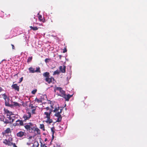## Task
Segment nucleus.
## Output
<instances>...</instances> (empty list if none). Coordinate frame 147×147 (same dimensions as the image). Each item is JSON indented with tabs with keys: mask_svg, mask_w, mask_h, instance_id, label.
<instances>
[{
	"mask_svg": "<svg viewBox=\"0 0 147 147\" xmlns=\"http://www.w3.org/2000/svg\"><path fill=\"white\" fill-rule=\"evenodd\" d=\"M7 119H4H4L3 121L5 123L7 124V123H10V120L9 119V117H8L7 118Z\"/></svg>",
	"mask_w": 147,
	"mask_h": 147,
	"instance_id": "6ab92c4d",
	"label": "nucleus"
},
{
	"mask_svg": "<svg viewBox=\"0 0 147 147\" xmlns=\"http://www.w3.org/2000/svg\"><path fill=\"white\" fill-rule=\"evenodd\" d=\"M54 134H52V139H53L54 138Z\"/></svg>",
	"mask_w": 147,
	"mask_h": 147,
	"instance_id": "a18cd8bd",
	"label": "nucleus"
},
{
	"mask_svg": "<svg viewBox=\"0 0 147 147\" xmlns=\"http://www.w3.org/2000/svg\"><path fill=\"white\" fill-rule=\"evenodd\" d=\"M62 109H60V111L59 112H58L60 113H61L62 112Z\"/></svg>",
	"mask_w": 147,
	"mask_h": 147,
	"instance_id": "c03bdc74",
	"label": "nucleus"
},
{
	"mask_svg": "<svg viewBox=\"0 0 147 147\" xmlns=\"http://www.w3.org/2000/svg\"><path fill=\"white\" fill-rule=\"evenodd\" d=\"M34 101H36L38 103L40 102H41V100H39L37 98H36L35 99Z\"/></svg>",
	"mask_w": 147,
	"mask_h": 147,
	"instance_id": "473e14b6",
	"label": "nucleus"
},
{
	"mask_svg": "<svg viewBox=\"0 0 147 147\" xmlns=\"http://www.w3.org/2000/svg\"><path fill=\"white\" fill-rule=\"evenodd\" d=\"M59 74V72L58 70H56L53 73V75H55L56 74Z\"/></svg>",
	"mask_w": 147,
	"mask_h": 147,
	"instance_id": "72a5a7b5",
	"label": "nucleus"
},
{
	"mask_svg": "<svg viewBox=\"0 0 147 147\" xmlns=\"http://www.w3.org/2000/svg\"><path fill=\"white\" fill-rule=\"evenodd\" d=\"M30 107L32 110L33 109H36V108L32 104H31L30 105Z\"/></svg>",
	"mask_w": 147,
	"mask_h": 147,
	"instance_id": "c756f323",
	"label": "nucleus"
},
{
	"mask_svg": "<svg viewBox=\"0 0 147 147\" xmlns=\"http://www.w3.org/2000/svg\"><path fill=\"white\" fill-rule=\"evenodd\" d=\"M30 27L31 29H32L33 30H36L38 29V28L36 26L32 27V26H30Z\"/></svg>",
	"mask_w": 147,
	"mask_h": 147,
	"instance_id": "393cba45",
	"label": "nucleus"
},
{
	"mask_svg": "<svg viewBox=\"0 0 147 147\" xmlns=\"http://www.w3.org/2000/svg\"><path fill=\"white\" fill-rule=\"evenodd\" d=\"M37 91V89H35V90H33L32 91L31 93L32 94H34L36 93Z\"/></svg>",
	"mask_w": 147,
	"mask_h": 147,
	"instance_id": "2f4dec72",
	"label": "nucleus"
},
{
	"mask_svg": "<svg viewBox=\"0 0 147 147\" xmlns=\"http://www.w3.org/2000/svg\"><path fill=\"white\" fill-rule=\"evenodd\" d=\"M38 15H39L38 16V18L39 20L42 22H45V19L44 18H42V16L41 15H39V13H38Z\"/></svg>",
	"mask_w": 147,
	"mask_h": 147,
	"instance_id": "a211bd4d",
	"label": "nucleus"
},
{
	"mask_svg": "<svg viewBox=\"0 0 147 147\" xmlns=\"http://www.w3.org/2000/svg\"><path fill=\"white\" fill-rule=\"evenodd\" d=\"M41 147H47L46 146L45 144H43L42 143H41Z\"/></svg>",
	"mask_w": 147,
	"mask_h": 147,
	"instance_id": "58836bf2",
	"label": "nucleus"
},
{
	"mask_svg": "<svg viewBox=\"0 0 147 147\" xmlns=\"http://www.w3.org/2000/svg\"><path fill=\"white\" fill-rule=\"evenodd\" d=\"M50 59L47 58L45 59V61L46 63L48 62V60H49Z\"/></svg>",
	"mask_w": 147,
	"mask_h": 147,
	"instance_id": "ea45409f",
	"label": "nucleus"
},
{
	"mask_svg": "<svg viewBox=\"0 0 147 147\" xmlns=\"http://www.w3.org/2000/svg\"><path fill=\"white\" fill-rule=\"evenodd\" d=\"M32 56L28 57L27 60V62L29 63L30 62L32 61Z\"/></svg>",
	"mask_w": 147,
	"mask_h": 147,
	"instance_id": "bb28decb",
	"label": "nucleus"
},
{
	"mask_svg": "<svg viewBox=\"0 0 147 147\" xmlns=\"http://www.w3.org/2000/svg\"><path fill=\"white\" fill-rule=\"evenodd\" d=\"M42 109L45 110L47 111L49 110H49H50L51 109H50L49 108V107H47L45 108H42Z\"/></svg>",
	"mask_w": 147,
	"mask_h": 147,
	"instance_id": "7c9ffc66",
	"label": "nucleus"
},
{
	"mask_svg": "<svg viewBox=\"0 0 147 147\" xmlns=\"http://www.w3.org/2000/svg\"><path fill=\"white\" fill-rule=\"evenodd\" d=\"M12 141V138L11 137L9 138L8 140L5 139L3 142V143L5 145L8 146H11L12 145L13 143L11 142Z\"/></svg>",
	"mask_w": 147,
	"mask_h": 147,
	"instance_id": "423d86ee",
	"label": "nucleus"
},
{
	"mask_svg": "<svg viewBox=\"0 0 147 147\" xmlns=\"http://www.w3.org/2000/svg\"><path fill=\"white\" fill-rule=\"evenodd\" d=\"M29 73H34L35 72L40 73L41 71L40 70V67H36V70L32 67H30L28 68Z\"/></svg>",
	"mask_w": 147,
	"mask_h": 147,
	"instance_id": "20e7f679",
	"label": "nucleus"
},
{
	"mask_svg": "<svg viewBox=\"0 0 147 147\" xmlns=\"http://www.w3.org/2000/svg\"><path fill=\"white\" fill-rule=\"evenodd\" d=\"M36 110V109H33L32 110V114H35V111Z\"/></svg>",
	"mask_w": 147,
	"mask_h": 147,
	"instance_id": "e433bc0d",
	"label": "nucleus"
},
{
	"mask_svg": "<svg viewBox=\"0 0 147 147\" xmlns=\"http://www.w3.org/2000/svg\"><path fill=\"white\" fill-rule=\"evenodd\" d=\"M26 133L24 132L20 131L16 134V136L18 137L21 138L24 136H25Z\"/></svg>",
	"mask_w": 147,
	"mask_h": 147,
	"instance_id": "9b49d317",
	"label": "nucleus"
},
{
	"mask_svg": "<svg viewBox=\"0 0 147 147\" xmlns=\"http://www.w3.org/2000/svg\"><path fill=\"white\" fill-rule=\"evenodd\" d=\"M24 127L27 131H30V130H33L34 129V127L33 126V124L31 122L26 124H25L24 125Z\"/></svg>",
	"mask_w": 147,
	"mask_h": 147,
	"instance_id": "7ed1b4c3",
	"label": "nucleus"
},
{
	"mask_svg": "<svg viewBox=\"0 0 147 147\" xmlns=\"http://www.w3.org/2000/svg\"><path fill=\"white\" fill-rule=\"evenodd\" d=\"M56 90L59 91L61 94H59L58 96L62 97L64 98L66 101H68L70 98L71 97L72 95H70L69 94L66 95L65 92L63 90L62 88L60 87H57L56 88Z\"/></svg>",
	"mask_w": 147,
	"mask_h": 147,
	"instance_id": "f257e3e1",
	"label": "nucleus"
},
{
	"mask_svg": "<svg viewBox=\"0 0 147 147\" xmlns=\"http://www.w3.org/2000/svg\"><path fill=\"white\" fill-rule=\"evenodd\" d=\"M40 128L41 129H43V131H45V127L44 125L43 124H40Z\"/></svg>",
	"mask_w": 147,
	"mask_h": 147,
	"instance_id": "cd10ccee",
	"label": "nucleus"
},
{
	"mask_svg": "<svg viewBox=\"0 0 147 147\" xmlns=\"http://www.w3.org/2000/svg\"><path fill=\"white\" fill-rule=\"evenodd\" d=\"M54 147H60V146L57 145V146H54Z\"/></svg>",
	"mask_w": 147,
	"mask_h": 147,
	"instance_id": "de8ad7c7",
	"label": "nucleus"
},
{
	"mask_svg": "<svg viewBox=\"0 0 147 147\" xmlns=\"http://www.w3.org/2000/svg\"><path fill=\"white\" fill-rule=\"evenodd\" d=\"M66 66L65 65L60 66L59 67V69L60 71L63 73L65 72Z\"/></svg>",
	"mask_w": 147,
	"mask_h": 147,
	"instance_id": "ddd939ff",
	"label": "nucleus"
},
{
	"mask_svg": "<svg viewBox=\"0 0 147 147\" xmlns=\"http://www.w3.org/2000/svg\"><path fill=\"white\" fill-rule=\"evenodd\" d=\"M45 80L49 84H50L53 82L55 80L53 77H48L45 78Z\"/></svg>",
	"mask_w": 147,
	"mask_h": 147,
	"instance_id": "6e6552de",
	"label": "nucleus"
},
{
	"mask_svg": "<svg viewBox=\"0 0 147 147\" xmlns=\"http://www.w3.org/2000/svg\"><path fill=\"white\" fill-rule=\"evenodd\" d=\"M23 80V77H22L20 79L19 83H20Z\"/></svg>",
	"mask_w": 147,
	"mask_h": 147,
	"instance_id": "4c0bfd02",
	"label": "nucleus"
},
{
	"mask_svg": "<svg viewBox=\"0 0 147 147\" xmlns=\"http://www.w3.org/2000/svg\"><path fill=\"white\" fill-rule=\"evenodd\" d=\"M2 95L3 96V99L5 100V106L11 107L12 105H11V104H10L9 103L10 100L9 97L7 96L5 93L3 94H2Z\"/></svg>",
	"mask_w": 147,
	"mask_h": 147,
	"instance_id": "f03ea898",
	"label": "nucleus"
},
{
	"mask_svg": "<svg viewBox=\"0 0 147 147\" xmlns=\"http://www.w3.org/2000/svg\"><path fill=\"white\" fill-rule=\"evenodd\" d=\"M3 89L0 86V92L3 91Z\"/></svg>",
	"mask_w": 147,
	"mask_h": 147,
	"instance_id": "79ce46f5",
	"label": "nucleus"
},
{
	"mask_svg": "<svg viewBox=\"0 0 147 147\" xmlns=\"http://www.w3.org/2000/svg\"><path fill=\"white\" fill-rule=\"evenodd\" d=\"M51 107L52 108V110L53 109H54L53 110L54 112H56L58 111L59 107V106L57 103L54 102L53 104L52 105H51Z\"/></svg>",
	"mask_w": 147,
	"mask_h": 147,
	"instance_id": "39448f33",
	"label": "nucleus"
},
{
	"mask_svg": "<svg viewBox=\"0 0 147 147\" xmlns=\"http://www.w3.org/2000/svg\"><path fill=\"white\" fill-rule=\"evenodd\" d=\"M59 57L60 59H61V55H59Z\"/></svg>",
	"mask_w": 147,
	"mask_h": 147,
	"instance_id": "49530a36",
	"label": "nucleus"
},
{
	"mask_svg": "<svg viewBox=\"0 0 147 147\" xmlns=\"http://www.w3.org/2000/svg\"><path fill=\"white\" fill-rule=\"evenodd\" d=\"M31 117V114L29 112L25 114L23 117V118L24 119V122H26L27 120H29Z\"/></svg>",
	"mask_w": 147,
	"mask_h": 147,
	"instance_id": "0eeeda50",
	"label": "nucleus"
},
{
	"mask_svg": "<svg viewBox=\"0 0 147 147\" xmlns=\"http://www.w3.org/2000/svg\"><path fill=\"white\" fill-rule=\"evenodd\" d=\"M11 87L12 89H14L15 90H16L18 91H19V87L18 86L17 84H13L11 86Z\"/></svg>",
	"mask_w": 147,
	"mask_h": 147,
	"instance_id": "f8f14e48",
	"label": "nucleus"
},
{
	"mask_svg": "<svg viewBox=\"0 0 147 147\" xmlns=\"http://www.w3.org/2000/svg\"><path fill=\"white\" fill-rule=\"evenodd\" d=\"M35 17H36V16H34L33 17L34 19H32V20L33 22H34V21H35L36 22V20L35 19Z\"/></svg>",
	"mask_w": 147,
	"mask_h": 147,
	"instance_id": "c9c22d12",
	"label": "nucleus"
},
{
	"mask_svg": "<svg viewBox=\"0 0 147 147\" xmlns=\"http://www.w3.org/2000/svg\"><path fill=\"white\" fill-rule=\"evenodd\" d=\"M11 132L10 129L9 128H7L6 130H5L2 132L3 135H5L6 134H9Z\"/></svg>",
	"mask_w": 147,
	"mask_h": 147,
	"instance_id": "f3484780",
	"label": "nucleus"
},
{
	"mask_svg": "<svg viewBox=\"0 0 147 147\" xmlns=\"http://www.w3.org/2000/svg\"><path fill=\"white\" fill-rule=\"evenodd\" d=\"M47 120L46 122L47 123H51L53 122L52 120L50 118V117L47 118Z\"/></svg>",
	"mask_w": 147,
	"mask_h": 147,
	"instance_id": "4be33fe9",
	"label": "nucleus"
},
{
	"mask_svg": "<svg viewBox=\"0 0 147 147\" xmlns=\"http://www.w3.org/2000/svg\"><path fill=\"white\" fill-rule=\"evenodd\" d=\"M55 116L58 117L56 121V122H60L61 121L62 119V117L61 116V115H60V113H59V112L56 113L55 114Z\"/></svg>",
	"mask_w": 147,
	"mask_h": 147,
	"instance_id": "9d476101",
	"label": "nucleus"
},
{
	"mask_svg": "<svg viewBox=\"0 0 147 147\" xmlns=\"http://www.w3.org/2000/svg\"><path fill=\"white\" fill-rule=\"evenodd\" d=\"M12 102L13 103L12 104H11V105H12V107H20L21 106V104L18 103L16 102H13L12 101Z\"/></svg>",
	"mask_w": 147,
	"mask_h": 147,
	"instance_id": "2eb2a0df",
	"label": "nucleus"
},
{
	"mask_svg": "<svg viewBox=\"0 0 147 147\" xmlns=\"http://www.w3.org/2000/svg\"><path fill=\"white\" fill-rule=\"evenodd\" d=\"M12 145H13V147H17V146L16 145V144L15 143H13Z\"/></svg>",
	"mask_w": 147,
	"mask_h": 147,
	"instance_id": "37998d69",
	"label": "nucleus"
},
{
	"mask_svg": "<svg viewBox=\"0 0 147 147\" xmlns=\"http://www.w3.org/2000/svg\"><path fill=\"white\" fill-rule=\"evenodd\" d=\"M54 129H55V128L54 127H52L51 128V130L52 132V134H54V133L55 132V131L54 130Z\"/></svg>",
	"mask_w": 147,
	"mask_h": 147,
	"instance_id": "c85d7f7f",
	"label": "nucleus"
},
{
	"mask_svg": "<svg viewBox=\"0 0 147 147\" xmlns=\"http://www.w3.org/2000/svg\"><path fill=\"white\" fill-rule=\"evenodd\" d=\"M11 46L12 47V49H15V47H14V45L13 44H11Z\"/></svg>",
	"mask_w": 147,
	"mask_h": 147,
	"instance_id": "a19ab883",
	"label": "nucleus"
},
{
	"mask_svg": "<svg viewBox=\"0 0 147 147\" xmlns=\"http://www.w3.org/2000/svg\"><path fill=\"white\" fill-rule=\"evenodd\" d=\"M27 144H28V145H29V143H27Z\"/></svg>",
	"mask_w": 147,
	"mask_h": 147,
	"instance_id": "3c124183",
	"label": "nucleus"
},
{
	"mask_svg": "<svg viewBox=\"0 0 147 147\" xmlns=\"http://www.w3.org/2000/svg\"><path fill=\"white\" fill-rule=\"evenodd\" d=\"M43 76L45 78H47L48 77H50V74L49 72H46L44 73L43 74Z\"/></svg>",
	"mask_w": 147,
	"mask_h": 147,
	"instance_id": "aec40b11",
	"label": "nucleus"
},
{
	"mask_svg": "<svg viewBox=\"0 0 147 147\" xmlns=\"http://www.w3.org/2000/svg\"><path fill=\"white\" fill-rule=\"evenodd\" d=\"M53 110L52 109H51L49 110V112H45L44 113V114L46 115V116L45 117V118H47L50 117V115L51 114Z\"/></svg>",
	"mask_w": 147,
	"mask_h": 147,
	"instance_id": "dca6fc26",
	"label": "nucleus"
},
{
	"mask_svg": "<svg viewBox=\"0 0 147 147\" xmlns=\"http://www.w3.org/2000/svg\"><path fill=\"white\" fill-rule=\"evenodd\" d=\"M9 118L10 120V123H12L14 121L15 118H12L11 117H9Z\"/></svg>",
	"mask_w": 147,
	"mask_h": 147,
	"instance_id": "a878e982",
	"label": "nucleus"
},
{
	"mask_svg": "<svg viewBox=\"0 0 147 147\" xmlns=\"http://www.w3.org/2000/svg\"><path fill=\"white\" fill-rule=\"evenodd\" d=\"M23 120L22 121L21 120H20V119H18L16 121V123H14V124H15L14 125L15 126H23L24 125L23 123Z\"/></svg>",
	"mask_w": 147,
	"mask_h": 147,
	"instance_id": "1a4fd4ad",
	"label": "nucleus"
},
{
	"mask_svg": "<svg viewBox=\"0 0 147 147\" xmlns=\"http://www.w3.org/2000/svg\"><path fill=\"white\" fill-rule=\"evenodd\" d=\"M39 144L37 141H35L33 143L32 146V147H38Z\"/></svg>",
	"mask_w": 147,
	"mask_h": 147,
	"instance_id": "412c9836",
	"label": "nucleus"
},
{
	"mask_svg": "<svg viewBox=\"0 0 147 147\" xmlns=\"http://www.w3.org/2000/svg\"><path fill=\"white\" fill-rule=\"evenodd\" d=\"M34 131H36L38 134H40V130L38 128H35Z\"/></svg>",
	"mask_w": 147,
	"mask_h": 147,
	"instance_id": "5701e85b",
	"label": "nucleus"
},
{
	"mask_svg": "<svg viewBox=\"0 0 147 147\" xmlns=\"http://www.w3.org/2000/svg\"><path fill=\"white\" fill-rule=\"evenodd\" d=\"M51 102H51H51H50V104H52L51 103Z\"/></svg>",
	"mask_w": 147,
	"mask_h": 147,
	"instance_id": "09e8293b",
	"label": "nucleus"
},
{
	"mask_svg": "<svg viewBox=\"0 0 147 147\" xmlns=\"http://www.w3.org/2000/svg\"><path fill=\"white\" fill-rule=\"evenodd\" d=\"M46 140H47V139H45V141H46Z\"/></svg>",
	"mask_w": 147,
	"mask_h": 147,
	"instance_id": "8fccbe9b",
	"label": "nucleus"
},
{
	"mask_svg": "<svg viewBox=\"0 0 147 147\" xmlns=\"http://www.w3.org/2000/svg\"><path fill=\"white\" fill-rule=\"evenodd\" d=\"M4 118V116L1 113H0V120L3 121Z\"/></svg>",
	"mask_w": 147,
	"mask_h": 147,
	"instance_id": "b1692460",
	"label": "nucleus"
},
{
	"mask_svg": "<svg viewBox=\"0 0 147 147\" xmlns=\"http://www.w3.org/2000/svg\"><path fill=\"white\" fill-rule=\"evenodd\" d=\"M4 111L5 113L7 114V116L9 117H11V116L13 115V113L12 112L9 111L7 109H4Z\"/></svg>",
	"mask_w": 147,
	"mask_h": 147,
	"instance_id": "4468645a",
	"label": "nucleus"
},
{
	"mask_svg": "<svg viewBox=\"0 0 147 147\" xmlns=\"http://www.w3.org/2000/svg\"><path fill=\"white\" fill-rule=\"evenodd\" d=\"M67 51V49H66V47H65V48H64V49H63V53H65Z\"/></svg>",
	"mask_w": 147,
	"mask_h": 147,
	"instance_id": "f704fd0d",
	"label": "nucleus"
}]
</instances>
